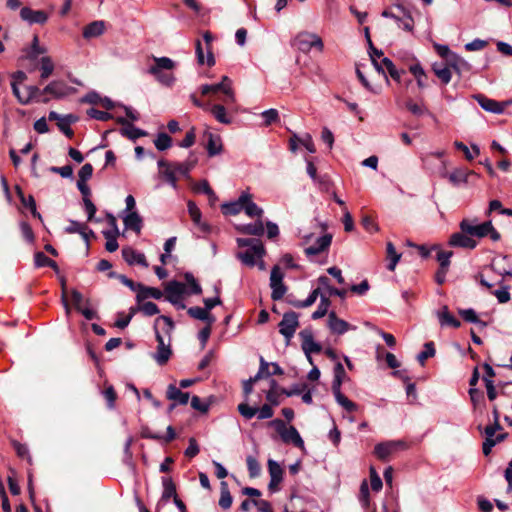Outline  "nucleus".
Segmentation results:
<instances>
[{
	"label": "nucleus",
	"mask_w": 512,
	"mask_h": 512,
	"mask_svg": "<svg viewBox=\"0 0 512 512\" xmlns=\"http://www.w3.org/2000/svg\"><path fill=\"white\" fill-rule=\"evenodd\" d=\"M187 207H188V212H189V215H190L192 221L196 225L200 226L201 225V211L197 207L196 203L192 200H189L187 203Z\"/></svg>",
	"instance_id": "e2e57ef3"
},
{
	"label": "nucleus",
	"mask_w": 512,
	"mask_h": 512,
	"mask_svg": "<svg viewBox=\"0 0 512 512\" xmlns=\"http://www.w3.org/2000/svg\"><path fill=\"white\" fill-rule=\"evenodd\" d=\"M87 115L93 119L99 120V121H108L113 119V115L106 111H101L96 108H89L86 111Z\"/></svg>",
	"instance_id": "bf43d9fd"
},
{
	"label": "nucleus",
	"mask_w": 512,
	"mask_h": 512,
	"mask_svg": "<svg viewBox=\"0 0 512 512\" xmlns=\"http://www.w3.org/2000/svg\"><path fill=\"white\" fill-rule=\"evenodd\" d=\"M246 463L250 478L258 477L261 473V466L259 462L254 457L248 456L246 458Z\"/></svg>",
	"instance_id": "13d9d810"
},
{
	"label": "nucleus",
	"mask_w": 512,
	"mask_h": 512,
	"mask_svg": "<svg viewBox=\"0 0 512 512\" xmlns=\"http://www.w3.org/2000/svg\"><path fill=\"white\" fill-rule=\"evenodd\" d=\"M268 471L270 474V482L268 484V489L271 492H276L279 490V484L283 480V469L281 466L274 460H268Z\"/></svg>",
	"instance_id": "f8f14e48"
},
{
	"label": "nucleus",
	"mask_w": 512,
	"mask_h": 512,
	"mask_svg": "<svg viewBox=\"0 0 512 512\" xmlns=\"http://www.w3.org/2000/svg\"><path fill=\"white\" fill-rule=\"evenodd\" d=\"M11 444H12L13 448L15 449L18 457H20L22 459H26L30 464L32 463V459L29 454L28 447L25 444H22V443L18 442L17 440H12Z\"/></svg>",
	"instance_id": "6e6d98bb"
},
{
	"label": "nucleus",
	"mask_w": 512,
	"mask_h": 512,
	"mask_svg": "<svg viewBox=\"0 0 512 512\" xmlns=\"http://www.w3.org/2000/svg\"><path fill=\"white\" fill-rule=\"evenodd\" d=\"M336 401L340 404L346 411L354 412L357 409V406L354 402L349 400L344 394H342L341 390L333 391Z\"/></svg>",
	"instance_id": "49530a36"
},
{
	"label": "nucleus",
	"mask_w": 512,
	"mask_h": 512,
	"mask_svg": "<svg viewBox=\"0 0 512 512\" xmlns=\"http://www.w3.org/2000/svg\"><path fill=\"white\" fill-rule=\"evenodd\" d=\"M435 355V347L433 342L424 344V350L417 356L418 361L423 365L425 360Z\"/></svg>",
	"instance_id": "0e129e2a"
},
{
	"label": "nucleus",
	"mask_w": 512,
	"mask_h": 512,
	"mask_svg": "<svg viewBox=\"0 0 512 512\" xmlns=\"http://www.w3.org/2000/svg\"><path fill=\"white\" fill-rule=\"evenodd\" d=\"M104 398L107 402V407L109 409H113L115 407V402L117 399V393L112 385L105 388L103 392Z\"/></svg>",
	"instance_id": "774afa93"
},
{
	"label": "nucleus",
	"mask_w": 512,
	"mask_h": 512,
	"mask_svg": "<svg viewBox=\"0 0 512 512\" xmlns=\"http://www.w3.org/2000/svg\"><path fill=\"white\" fill-rule=\"evenodd\" d=\"M198 158L194 153H190L189 157L184 162H173V167L177 172L187 177L190 171L196 166Z\"/></svg>",
	"instance_id": "cd10ccee"
},
{
	"label": "nucleus",
	"mask_w": 512,
	"mask_h": 512,
	"mask_svg": "<svg viewBox=\"0 0 512 512\" xmlns=\"http://www.w3.org/2000/svg\"><path fill=\"white\" fill-rule=\"evenodd\" d=\"M318 283L321 288L327 290L330 296H338L344 298L347 294L345 289H337L330 285V279L327 276H320L318 278Z\"/></svg>",
	"instance_id": "ea45409f"
},
{
	"label": "nucleus",
	"mask_w": 512,
	"mask_h": 512,
	"mask_svg": "<svg viewBox=\"0 0 512 512\" xmlns=\"http://www.w3.org/2000/svg\"><path fill=\"white\" fill-rule=\"evenodd\" d=\"M447 65L454 70L458 75H462L463 73H468L472 69V65L466 61L463 57L454 53L452 57L447 62Z\"/></svg>",
	"instance_id": "b1692460"
},
{
	"label": "nucleus",
	"mask_w": 512,
	"mask_h": 512,
	"mask_svg": "<svg viewBox=\"0 0 512 512\" xmlns=\"http://www.w3.org/2000/svg\"><path fill=\"white\" fill-rule=\"evenodd\" d=\"M139 311L142 312L145 316H153L160 312L158 306L151 301L142 302L139 304Z\"/></svg>",
	"instance_id": "052dcab7"
},
{
	"label": "nucleus",
	"mask_w": 512,
	"mask_h": 512,
	"mask_svg": "<svg viewBox=\"0 0 512 512\" xmlns=\"http://www.w3.org/2000/svg\"><path fill=\"white\" fill-rule=\"evenodd\" d=\"M20 17L29 24H44L48 20V14L43 10H33L29 7H23L20 10Z\"/></svg>",
	"instance_id": "ddd939ff"
},
{
	"label": "nucleus",
	"mask_w": 512,
	"mask_h": 512,
	"mask_svg": "<svg viewBox=\"0 0 512 512\" xmlns=\"http://www.w3.org/2000/svg\"><path fill=\"white\" fill-rule=\"evenodd\" d=\"M184 279L190 287V294L200 295L202 294V287L195 279L194 275L190 272L184 274Z\"/></svg>",
	"instance_id": "5fc2aeb1"
},
{
	"label": "nucleus",
	"mask_w": 512,
	"mask_h": 512,
	"mask_svg": "<svg viewBox=\"0 0 512 512\" xmlns=\"http://www.w3.org/2000/svg\"><path fill=\"white\" fill-rule=\"evenodd\" d=\"M454 146L456 149L462 151L465 154V157L467 160L474 159V157L479 155V153H480L479 147L477 145H472V149H473L474 153H471L469 148L463 142L455 141Z\"/></svg>",
	"instance_id": "4d7b16f0"
},
{
	"label": "nucleus",
	"mask_w": 512,
	"mask_h": 512,
	"mask_svg": "<svg viewBox=\"0 0 512 512\" xmlns=\"http://www.w3.org/2000/svg\"><path fill=\"white\" fill-rule=\"evenodd\" d=\"M201 94L203 96L208 95L210 93L212 94H218L222 93L224 95L223 98H221V101L224 102L228 107L232 106L236 99H235V93L230 87V84H224V83H217V84H205L200 87Z\"/></svg>",
	"instance_id": "39448f33"
},
{
	"label": "nucleus",
	"mask_w": 512,
	"mask_h": 512,
	"mask_svg": "<svg viewBox=\"0 0 512 512\" xmlns=\"http://www.w3.org/2000/svg\"><path fill=\"white\" fill-rule=\"evenodd\" d=\"M448 244L451 247H457V248H464L473 250L477 247L478 243L475 239L469 237L466 233L462 232H455L451 234L449 238Z\"/></svg>",
	"instance_id": "9b49d317"
},
{
	"label": "nucleus",
	"mask_w": 512,
	"mask_h": 512,
	"mask_svg": "<svg viewBox=\"0 0 512 512\" xmlns=\"http://www.w3.org/2000/svg\"><path fill=\"white\" fill-rule=\"evenodd\" d=\"M401 257L402 253H398L391 242H386V260H389L387 269L394 271Z\"/></svg>",
	"instance_id": "c9c22d12"
},
{
	"label": "nucleus",
	"mask_w": 512,
	"mask_h": 512,
	"mask_svg": "<svg viewBox=\"0 0 512 512\" xmlns=\"http://www.w3.org/2000/svg\"><path fill=\"white\" fill-rule=\"evenodd\" d=\"M332 242V235L327 233L321 237H319L315 244L307 247L305 249V254L307 256H315L322 252H325L329 249Z\"/></svg>",
	"instance_id": "a211bd4d"
},
{
	"label": "nucleus",
	"mask_w": 512,
	"mask_h": 512,
	"mask_svg": "<svg viewBox=\"0 0 512 512\" xmlns=\"http://www.w3.org/2000/svg\"><path fill=\"white\" fill-rule=\"evenodd\" d=\"M123 222L127 229L133 230L135 233L140 234L143 220L136 211H132L127 214L124 217Z\"/></svg>",
	"instance_id": "2f4dec72"
},
{
	"label": "nucleus",
	"mask_w": 512,
	"mask_h": 512,
	"mask_svg": "<svg viewBox=\"0 0 512 512\" xmlns=\"http://www.w3.org/2000/svg\"><path fill=\"white\" fill-rule=\"evenodd\" d=\"M268 425L274 427L284 443H292L295 447L304 449V441L294 426L287 427L279 418L271 420Z\"/></svg>",
	"instance_id": "7ed1b4c3"
},
{
	"label": "nucleus",
	"mask_w": 512,
	"mask_h": 512,
	"mask_svg": "<svg viewBox=\"0 0 512 512\" xmlns=\"http://www.w3.org/2000/svg\"><path fill=\"white\" fill-rule=\"evenodd\" d=\"M23 52L25 53V58L28 60H36L40 54H44L46 49L44 47L39 46L38 36L35 35L33 37V41L30 47L24 48Z\"/></svg>",
	"instance_id": "f704fd0d"
},
{
	"label": "nucleus",
	"mask_w": 512,
	"mask_h": 512,
	"mask_svg": "<svg viewBox=\"0 0 512 512\" xmlns=\"http://www.w3.org/2000/svg\"><path fill=\"white\" fill-rule=\"evenodd\" d=\"M367 44H368L369 58H370L371 63L373 65V67H374L375 73H377L378 75L384 74V68H383L384 59H382L381 61L377 60V58H380L381 56L384 55L383 51L377 49L374 46V44H373V42L371 40V37H368Z\"/></svg>",
	"instance_id": "412c9836"
},
{
	"label": "nucleus",
	"mask_w": 512,
	"mask_h": 512,
	"mask_svg": "<svg viewBox=\"0 0 512 512\" xmlns=\"http://www.w3.org/2000/svg\"><path fill=\"white\" fill-rule=\"evenodd\" d=\"M102 233L107 240L105 244L106 250L110 253L115 252L119 247L117 242V237L119 234H113V232L110 231H103Z\"/></svg>",
	"instance_id": "864d4df0"
},
{
	"label": "nucleus",
	"mask_w": 512,
	"mask_h": 512,
	"mask_svg": "<svg viewBox=\"0 0 512 512\" xmlns=\"http://www.w3.org/2000/svg\"><path fill=\"white\" fill-rule=\"evenodd\" d=\"M398 9L401 11V15H396L386 10V18L394 20L399 28L405 31H412L414 25L413 18L405 10L400 9V7Z\"/></svg>",
	"instance_id": "aec40b11"
},
{
	"label": "nucleus",
	"mask_w": 512,
	"mask_h": 512,
	"mask_svg": "<svg viewBox=\"0 0 512 512\" xmlns=\"http://www.w3.org/2000/svg\"><path fill=\"white\" fill-rule=\"evenodd\" d=\"M232 502H233V498L231 496L227 482L221 481L219 506L222 509H229L232 505Z\"/></svg>",
	"instance_id": "58836bf2"
},
{
	"label": "nucleus",
	"mask_w": 512,
	"mask_h": 512,
	"mask_svg": "<svg viewBox=\"0 0 512 512\" xmlns=\"http://www.w3.org/2000/svg\"><path fill=\"white\" fill-rule=\"evenodd\" d=\"M154 144L159 151H164L171 147L172 138L167 133L161 132L154 140Z\"/></svg>",
	"instance_id": "603ef678"
},
{
	"label": "nucleus",
	"mask_w": 512,
	"mask_h": 512,
	"mask_svg": "<svg viewBox=\"0 0 512 512\" xmlns=\"http://www.w3.org/2000/svg\"><path fill=\"white\" fill-rule=\"evenodd\" d=\"M159 174L163 177L173 188H177V170L174 169L173 163L168 162L165 159L158 161Z\"/></svg>",
	"instance_id": "dca6fc26"
},
{
	"label": "nucleus",
	"mask_w": 512,
	"mask_h": 512,
	"mask_svg": "<svg viewBox=\"0 0 512 512\" xmlns=\"http://www.w3.org/2000/svg\"><path fill=\"white\" fill-rule=\"evenodd\" d=\"M237 409L238 412L247 420L252 419L258 412L257 407H251L247 403H240Z\"/></svg>",
	"instance_id": "338daca9"
},
{
	"label": "nucleus",
	"mask_w": 512,
	"mask_h": 512,
	"mask_svg": "<svg viewBox=\"0 0 512 512\" xmlns=\"http://www.w3.org/2000/svg\"><path fill=\"white\" fill-rule=\"evenodd\" d=\"M166 397L180 405H186L189 401L190 395L188 392H182L180 388H177L174 384H169L166 391Z\"/></svg>",
	"instance_id": "bb28decb"
},
{
	"label": "nucleus",
	"mask_w": 512,
	"mask_h": 512,
	"mask_svg": "<svg viewBox=\"0 0 512 512\" xmlns=\"http://www.w3.org/2000/svg\"><path fill=\"white\" fill-rule=\"evenodd\" d=\"M248 197L246 192H243L238 200L224 203L221 205L222 213L224 215H237L243 210V205L247 202Z\"/></svg>",
	"instance_id": "393cba45"
},
{
	"label": "nucleus",
	"mask_w": 512,
	"mask_h": 512,
	"mask_svg": "<svg viewBox=\"0 0 512 512\" xmlns=\"http://www.w3.org/2000/svg\"><path fill=\"white\" fill-rule=\"evenodd\" d=\"M164 291H165V300H167L171 304H177L179 302V300H182L183 295L187 292L185 284H183L177 280L169 281L165 285Z\"/></svg>",
	"instance_id": "6e6552de"
},
{
	"label": "nucleus",
	"mask_w": 512,
	"mask_h": 512,
	"mask_svg": "<svg viewBox=\"0 0 512 512\" xmlns=\"http://www.w3.org/2000/svg\"><path fill=\"white\" fill-rule=\"evenodd\" d=\"M187 314L193 318L200 321L205 322L206 324L213 325L216 321V318L205 308H201L199 306H192L187 309Z\"/></svg>",
	"instance_id": "a878e982"
},
{
	"label": "nucleus",
	"mask_w": 512,
	"mask_h": 512,
	"mask_svg": "<svg viewBox=\"0 0 512 512\" xmlns=\"http://www.w3.org/2000/svg\"><path fill=\"white\" fill-rule=\"evenodd\" d=\"M278 326L280 334L285 337L288 343L294 336L296 329L299 327L298 314L294 311L284 313Z\"/></svg>",
	"instance_id": "0eeeda50"
},
{
	"label": "nucleus",
	"mask_w": 512,
	"mask_h": 512,
	"mask_svg": "<svg viewBox=\"0 0 512 512\" xmlns=\"http://www.w3.org/2000/svg\"><path fill=\"white\" fill-rule=\"evenodd\" d=\"M386 71L389 73L391 78L398 83H401L402 76L406 75L404 69H398L393 62L386 57Z\"/></svg>",
	"instance_id": "3c124183"
},
{
	"label": "nucleus",
	"mask_w": 512,
	"mask_h": 512,
	"mask_svg": "<svg viewBox=\"0 0 512 512\" xmlns=\"http://www.w3.org/2000/svg\"><path fill=\"white\" fill-rule=\"evenodd\" d=\"M328 327L333 334L343 335L350 329H355L347 321L340 319L334 311L328 314Z\"/></svg>",
	"instance_id": "2eb2a0df"
},
{
	"label": "nucleus",
	"mask_w": 512,
	"mask_h": 512,
	"mask_svg": "<svg viewBox=\"0 0 512 512\" xmlns=\"http://www.w3.org/2000/svg\"><path fill=\"white\" fill-rule=\"evenodd\" d=\"M459 228L473 239L474 237L481 239L487 236L494 242L501 239L500 233L494 228L490 220L479 223L477 219L465 218L459 223Z\"/></svg>",
	"instance_id": "f257e3e1"
},
{
	"label": "nucleus",
	"mask_w": 512,
	"mask_h": 512,
	"mask_svg": "<svg viewBox=\"0 0 512 512\" xmlns=\"http://www.w3.org/2000/svg\"><path fill=\"white\" fill-rule=\"evenodd\" d=\"M346 377V371L342 363L337 362L334 366V379L332 382V392L341 390V385Z\"/></svg>",
	"instance_id": "79ce46f5"
},
{
	"label": "nucleus",
	"mask_w": 512,
	"mask_h": 512,
	"mask_svg": "<svg viewBox=\"0 0 512 512\" xmlns=\"http://www.w3.org/2000/svg\"><path fill=\"white\" fill-rule=\"evenodd\" d=\"M40 82L47 80L54 71V63L49 56H44L40 59Z\"/></svg>",
	"instance_id": "a19ab883"
},
{
	"label": "nucleus",
	"mask_w": 512,
	"mask_h": 512,
	"mask_svg": "<svg viewBox=\"0 0 512 512\" xmlns=\"http://www.w3.org/2000/svg\"><path fill=\"white\" fill-rule=\"evenodd\" d=\"M154 298L159 300L163 297V292L155 287H148L142 284V288L136 295V301L138 304L142 303L147 298Z\"/></svg>",
	"instance_id": "c756f323"
},
{
	"label": "nucleus",
	"mask_w": 512,
	"mask_h": 512,
	"mask_svg": "<svg viewBox=\"0 0 512 512\" xmlns=\"http://www.w3.org/2000/svg\"><path fill=\"white\" fill-rule=\"evenodd\" d=\"M162 320L164 321L165 325H166V329L164 330V332L170 336L172 330L174 329L175 327V324H174V321L172 320L171 317L169 316H166V315H161L159 316L156 320H155V323H154V330H155V338H156V341L158 343L157 345V352L154 354V359L155 361L160 365V366H163L165 365L171 355H172V350H171V347H170V344H165L164 342V338L163 336L160 334L157 326H158V322Z\"/></svg>",
	"instance_id": "f03ea898"
},
{
	"label": "nucleus",
	"mask_w": 512,
	"mask_h": 512,
	"mask_svg": "<svg viewBox=\"0 0 512 512\" xmlns=\"http://www.w3.org/2000/svg\"><path fill=\"white\" fill-rule=\"evenodd\" d=\"M105 30V22L104 21H93L86 25L83 29V37L85 39H90L94 37H98L104 33Z\"/></svg>",
	"instance_id": "7c9ffc66"
},
{
	"label": "nucleus",
	"mask_w": 512,
	"mask_h": 512,
	"mask_svg": "<svg viewBox=\"0 0 512 512\" xmlns=\"http://www.w3.org/2000/svg\"><path fill=\"white\" fill-rule=\"evenodd\" d=\"M474 98L478 102L480 107L487 112L501 114L504 111L505 106L503 103L487 98L482 94H477L474 96Z\"/></svg>",
	"instance_id": "6ab92c4d"
},
{
	"label": "nucleus",
	"mask_w": 512,
	"mask_h": 512,
	"mask_svg": "<svg viewBox=\"0 0 512 512\" xmlns=\"http://www.w3.org/2000/svg\"><path fill=\"white\" fill-rule=\"evenodd\" d=\"M506 437H507V433H500V434L497 435L495 440L485 439V441L483 442V446H482L484 455H486V456L489 455L491 450H492V448L497 443L503 441Z\"/></svg>",
	"instance_id": "680f3d73"
},
{
	"label": "nucleus",
	"mask_w": 512,
	"mask_h": 512,
	"mask_svg": "<svg viewBox=\"0 0 512 512\" xmlns=\"http://www.w3.org/2000/svg\"><path fill=\"white\" fill-rule=\"evenodd\" d=\"M27 95L25 96L24 101H22L23 105H26L30 103L31 101L37 102V99H39L41 96L45 95V92H43V89L38 88L37 86H27Z\"/></svg>",
	"instance_id": "8fccbe9b"
},
{
	"label": "nucleus",
	"mask_w": 512,
	"mask_h": 512,
	"mask_svg": "<svg viewBox=\"0 0 512 512\" xmlns=\"http://www.w3.org/2000/svg\"><path fill=\"white\" fill-rule=\"evenodd\" d=\"M283 278L284 274L280 267L275 265L272 268L270 275V287L272 289L271 298L274 301L282 299L287 291V287L283 283Z\"/></svg>",
	"instance_id": "423d86ee"
},
{
	"label": "nucleus",
	"mask_w": 512,
	"mask_h": 512,
	"mask_svg": "<svg viewBox=\"0 0 512 512\" xmlns=\"http://www.w3.org/2000/svg\"><path fill=\"white\" fill-rule=\"evenodd\" d=\"M72 91V88L69 87L64 81L62 80H55L50 82L44 89L43 92L46 94L51 95L52 97L59 99L67 96Z\"/></svg>",
	"instance_id": "4468645a"
},
{
	"label": "nucleus",
	"mask_w": 512,
	"mask_h": 512,
	"mask_svg": "<svg viewBox=\"0 0 512 512\" xmlns=\"http://www.w3.org/2000/svg\"><path fill=\"white\" fill-rule=\"evenodd\" d=\"M162 485H163V493H162L163 500H169L170 498L174 499L178 496L177 492H176V485L173 482L172 478L163 477Z\"/></svg>",
	"instance_id": "37998d69"
},
{
	"label": "nucleus",
	"mask_w": 512,
	"mask_h": 512,
	"mask_svg": "<svg viewBox=\"0 0 512 512\" xmlns=\"http://www.w3.org/2000/svg\"><path fill=\"white\" fill-rule=\"evenodd\" d=\"M247 202L243 205V210L249 217H257L260 219L264 213L263 209L252 201V195L246 192Z\"/></svg>",
	"instance_id": "4c0bfd02"
},
{
	"label": "nucleus",
	"mask_w": 512,
	"mask_h": 512,
	"mask_svg": "<svg viewBox=\"0 0 512 512\" xmlns=\"http://www.w3.org/2000/svg\"><path fill=\"white\" fill-rule=\"evenodd\" d=\"M369 472H370L371 489L375 492H379L383 487L382 480H381L380 476L378 475L374 466H370Z\"/></svg>",
	"instance_id": "69168bd1"
},
{
	"label": "nucleus",
	"mask_w": 512,
	"mask_h": 512,
	"mask_svg": "<svg viewBox=\"0 0 512 512\" xmlns=\"http://www.w3.org/2000/svg\"><path fill=\"white\" fill-rule=\"evenodd\" d=\"M330 305V299L325 295H321L320 304L317 310L312 313V319L317 320L324 317L328 313V308Z\"/></svg>",
	"instance_id": "de8ad7c7"
},
{
	"label": "nucleus",
	"mask_w": 512,
	"mask_h": 512,
	"mask_svg": "<svg viewBox=\"0 0 512 512\" xmlns=\"http://www.w3.org/2000/svg\"><path fill=\"white\" fill-rule=\"evenodd\" d=\"M432 70L444 85H447L451 81L452 73L448 65L445 66L443 64L434 63Z\"/></svg>",
	"instance_id": "e433bc0d"
},
{
	"label": "nucleus",
	"mask_w": 512,
	"mask_h": 512,
	"mask_svg": "<svg viewBox=\"0 0 512 512\" xmlns=\"http://www.w3.org/2000/svg\"><path fill=\"white\" fill-rule=\"evenodd\" d=\"M237 231L250 236H262L264 234V225L261 219L253 224H244L236 226Z\"/></svg>",
	"instance_id": "c85d7f7f"
},
{
	"label": "nucleus",
	"mask_w": 512,
	"mask_h": 512,
	"mask_svg": "<svg viewBox=\"0 0 512 512\" xmlns=\"http://www.w3.org/2000/svg\"><path fill=\"white\" fill-rule=\"evenodd\" d=\"M292 46L304 53H308L313 47L321 51L323 49V41L316 34L303 32L295 37Z\"/></svg>",
	"instance_id": "20e7f679"
},
{
	"label": "nucleus",
	"mask_w": 512,
	"mask_h": 512,
	"mask_svg": "<svg viewBox=\"0 0 512 512\" xmlns=\"http://www.w3.org/2000/svg\"><path fill=\"white\" fill-rule=\"evenodd\" d=\"M227 108L224 102L218 104H210L207 111H209L213 117L221 124L229 125L232 123V117L228 114Z\"/></svg>",
	"instance_id": "f3484780"
},
{
	"label": "nucleus",
	"mask_w": 512,
	"mask_h": 512,
	"mask_svg": "<svg viewBox=\"0 0 512 512\" xmlns=\"http://www.w3.org/2000/svg\"><path fill=\"white\" fill-rule=\"evenodd\" d=\"M203 39H204V42L206 44V49H207V60H206V63H207V65L209 67H212V66L215 65V58H214V55L212 53V46H211L214 37H213L211 32L206 31L203 34Z\"/></svg>",
	"instance_id": "09e8293b"
},
{
	"label": "nucleus",
	"mask_w": 512,
	"mask_h": 512,
	"mask_svg": "<svg viewBox=\"0 0 512 512\" xmlns=\"http://www.w3.org/2000/svg\"><path fill=\"white\" fill-rule=\"evenodd\" d=\"M204 137L207 139L206 149L209 157H214L222 152V143L219 135L210 131H205Z\"/></svg>",
	"instance_id": "5701e85b"
},
{
	"label": "nucleus",
	"mask_w": 512,
	"mask_h": 512,
	"mask_svg": "<svg viewBox=\"0 0 512 512\" xmlns=\"http://www.w3.org/2000/svg\"><path fill=\"white\" fill-rule=\"evenodd\" d=\"M461 317L469 323L479 324L481 327H486L487 323L480 320L476 312L472 308L459 310Z\"/></svg>",
	"instance_id": "a18cd8bd"
},
{
	"label": "nucleus",
	"mask_w": 512,
	"mask_h": 512,
	"mask_svg": "<svg viewBox=\"0 0 512 512\" xmlns=\"http://www.w3.org/2000/svg\"><path fill=\"white\" fill-rule=\"evenodd\" d=\"M437 317L441 326H451L453 328L461 326V322L449 312L447 306H444L441 311L437 312Z\"/></svg>",
	"instance_id": "473e14b6"
},
{
	"label": "nucleus",
	"mask_w": 512,
	"mask_h": 512,
	"mask_svg": "<svg viewBox=\"0 0 512 512\" xmlns=\"http://www.w3.org/2000/svg\"><path fill=\"white\" fill-rule=\"evenodd\" d=\"M116 122L123 127L120 129V134L130 140H137L140 137L147 135V132L135 127L130 121L124 117H117Z\"/></svg>",
	"instance_id": "9d476101"
},
{
	"label": "nucleus",
	"mask_w": 512,
	"mask_h": 512,
	"mask_svg": "<svg viewBox=\"0 0 512 512\" xmlns=\"http://www.w3.org/2000/svg\"><path fill=\"white\" fill-rule=\"evenodd\" d=\"M122 257L130 265L137 263L145 268L149 266L145 255L143 253L137 252L129 246L122 249Z\"/></svg>",
	"instance_id": "4be33fe9"
},
{
	"label": "nucleus",
	"mask_w": 512,
	"mask_h": 512,
	"mask_svg": "<svg viewBox=\"0 0 512 512\" xmlns=\"http://www.w3.org/2000/svg\"><path fill=\"white\" fill-rule=\"evenodd\" d=\"M175 62L168 57H154V65L149 68V73H158L163 70H172Z\"/></svg>",
	"instance_id": "72a5a7b5"
},
{
	"label": "nucleus",
	"mask_w": 512,
	"mask_h": 512,
	"mask_svg": "<svg viewBox=\"0 0 512 512\" xmlns=\"http://www.w3.org/2000/svg\"><path fill=\"white\" fill-rule=\"evenodd\" d=\"M471 171H468L464 168H456L454 171H452L448 178L451 183L454 185H459L461 183H466L468 181V176L471 174Z\"/></svg>",
	"instance_id": "c03bdc74"
},
{
	"label": "nucleus",
	"mask_w": 512,
	"mask_h": 512,
	"mask_svg": "<svg viewBox=\"0 0 512 512\" xmlns=\"http://www.w3.org/2000/svg\"><path fill=\"white\" fill-rule=\"evenodd\" d=\"M265 254V248L262 242L247 248L244 252H239L237 257L246 265L253 267L256 263L255 258H261Z\"/></svg>",
	"instance_id": "1a4fd4ad"
}]
</instances>
